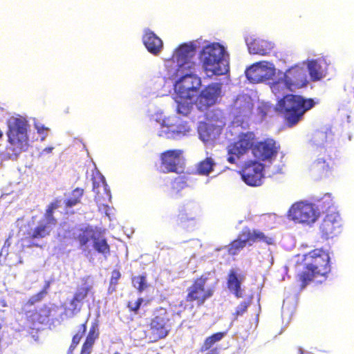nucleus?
<instances>
[{
  "instance_id": "nucleus-1",
  "label": "nucleus",
  "mask_w": 354,
  "mask_h": 354,
  "mask_svg": "<svg viewBox=\"0 0 354 354\" xmlns=\"http://www.w3.org/2000/svg\"><path fill=\"white\" fill-rule=\"evenodd\" d=\"M194 68L183 69L176 73L180 78L174 84L175 102L178 113L187 115L192 109L194 99L198 93L201 86V80L194 74Z\"/></svg>"
},
{
  "instance_id": "nucleus-2",
  "label": "nucleus",
  "mask_w": 354,
  "mask_h": 354,
  "mask_svg": "<svg viewBox=\"0 0 354 354\" xmlns=\"http://www.w3.org/2000/svg\"><path fill=\"white\" fill-rule=\"evenodd\" d=\"M304 269L297 277L304 288L317 276H325L330 271V257L322 249H315L304 255Z\"/></svg>"
},
{
  "instance_id": "nucleus-3",
  "label": "nucleus",
  "mask_w": 354,
  "mask_h": 354,
  "mask_svg": "<svg viewBox=\"0 0 354 354\" xmlns=\"http://www.w3.org/2000/svg\"><path fill=\"white\" fill-rule=\"evenodd\" d=\"M314 105L315 102L311 98L306 99L299 95L286 94L278 101L277 109L283 114L286 124L292 127Z\"/></svg>"
},
{
  "instance_id": "nucleus-4",
  "label": "nucleus",
  "mask_w": 354,
  "mask_h": 354,
  "mask_svg": "<svg viewBox=\"0 0 354 354\" xmlns=\"http://www.w3.org/2000/svg\"><path fill=\"white\" fill-rule=\"evenodd\" d=\"M8 138L6 150L10 158H17L29 147L28 124L25 120L15 118L8 124Z\"/></svg>"
},
{
  "instance_id": "nucleus-5",
  "label": "nucleus",
  "mask_w": 354,
  "mask_h": 354,
  "mask_svg": "<svg viewBox=\"0 0 354 354\" xmlns=\"http://www.w3.org/2000/svg\"><path fill=\"white\" fill-rule=\"evenodd\" d=\"M224 53L223 46L218 43L209 44L203 48L200 60L207 76L221 75L228 71L223 59Z\"/></svg>"
},
{
  "instance_id": "nucleus-6",
  "label": "nucleus",
  "mask_w": 354,
  "mask_h": 354,
  "mask_svg": "<svg viewBox=\"0 0 354 354\" xmlns=\"http://www.w3.org/2000/svg\"><path fill=\"white\" fill-rule=\"evenodd\" d=\"M147 326L149 332L146 337L150 342H156L167 337L171 329L167 310L164 308L155 309Z\"/></svg>"
},
{
  "instance_id": "nucleus-7",
  "label": "nucleus",
  "mask_w": 354,
  "mask_h": 354,
  "mask_svg": "<svg viewBox=\"0 0 354 354\" xmlns=\"http://www.w3.org/2000/svg\"><path fill=\"white\" fill-rule=\"evenodd\" d=\"M214 274L210 272H207L194 279L192 285L187 290L186 301L196 302L197 306H200L212 297L214 292V287L206 286L207 281Z\"/></svg>"
},
{
  "instance_id": "nucleus-8",
  "label": "nucleus",
  "mask_w": 354,
  "mask_h": 354,
  "mask_svg": "<svg viewBox=\"0 0 354 354\" xmlns=\"http://www.w3.org/2000/svg\"><path fill=\"white\" fill-rule=\"evenodd\" d=\"M319 216V212L312 203L299 201L292 205L288 210L289 218L295 223L310 225Z\"/></svg>"
},
{
  "instance_id": "nucleus-9",
  "label": "nucleus",
  "mask_w": 354,
  "mask_h": 354,
  "mask_svg": "<svg viewBox=\"0 0 354 354\" xmlns=\"http://www.w3.org/2000/svg\"><path fill=\"white\" fill-rule=\"evenodd\" d=\"M222 84L213 82L202 88L194 99V104H196L199 111H207L209 107L214 105L221 97Z\"/></svg>"
},
{
  "instance_id": "nucleus-10",
  "label": "nucleus",
  "mask_w": 354,
  "mask_h": 354,
  "mask_svg": "<svg viewBox=\"0 0 354 354\" xmlns=\"http://www.w3.org/2000/svg\"><path fill=\"white\" fill-rule=\"evenodd\" d=\"M264 170V164L258 160H249L244 164L239 173L246 185L258 187L263 183Z\"/></svg>"
},
{
  "instance_id": "nucleus-11",
  "label": "nucleus",
  "mask_w": 354,
  "mask_h": 354,
  "mask_svg": "<svg viewBox=\"0 0 354 354\" xmlns=\"http://www.w3.org/2000/svg\"><path fill=\"white\" fill-rule=\"evenodd\" d=\"M174 120H164L158 136L167 139H177L186 136L191 130L187 122L183 121L180 118H174Z\"/></svg>"
},
{
  "instance_id": "nucleus-12",
  "label": "nucleus",
  "mask_w": 354,
  "mask_h": 354,
  "mask_svg": "<svg viewBox=\"0 0 354 354\" xmlns=\"http://www.w3.org/2000/svg\"><path fill=\"white\" fill-rule=\"evenodd\" d=\"M340 216L336 212L327 213L319 226V236L323 241H327L337 236L341 227Z\"/></svg>"
},
{
  "instance_id": "nucleus-13",
  "label": "nucleus",
  "mask_w": 354,
  "mask_h": 354,
  "mask_svg": "<svg viewBox=\"0 0 354 354\" xmlns=\"http://www.w3.org/2000/svg\"><path fill=\"white\" fill-rule=\"evenodd\" d=\"M279 149V144L273 138H266L254 145L252 153L259 160L266 161L276 157Z\"/></svg>"
},
{
  "instance_id": "nucleus-14",
  "label": "nucleus",
  "mask_w": 354,
  "mask_h": 354,
  "mask_svg": "<svg viewBox=\"0 0 354 354\" xmlns=\"http://www.w3.org/2000/svg\"><path fill=\"white\" fill-rule=\"evenodd\" d=\"M267 62H259L252 64L245 71L248 80L253 84L269 80L274 73V68L268 66Z\"/></svg>"
},
{
  "instance_id": "nucleus-15",
  "label": "nucleus",
  "mask_w": 354,
  "mask_h": 354,
  "mask_svg": "<svg viewBox=\"0 0 354 354\" xmlns=\"http://www.w3.org/2000/svg\"><path fill=\"white\" fill-rule=\"evenodd\" d=\"M196 47L194 44H183L176 48L173 56L178 63L177 73L183 71V69L194 68L195 64L190 61V59L194 55Z\"/></svg>"
},
{
  "instance_id": "nucleus-16",
  "label": "nucleus",
  "mask_w": 354,
  "mask_h": 354,
  "mask_svg": "<svg viewBox=\"0 0 354 354\" xmlns=\"http://www.w3.org/2000/svg\"><path fill=\"white\" fill-rule=\"evenodd\" d=\"M283 77L285 80L286 86L290 91L302 88L308 84L305 68L298 65L288 69Z\"/></svg>"
},
{
  "instance_id": "nucleus-17",
  "label": "nucleus",
  "mask_w": 354,
  "mask_h": 354,
  "mask_svg": "<svg viewBox=\"0 0 354 354\" xmlns=\"http://www.w3.org/2000/svg\"><path fill=\"white\" fill-rule=\"evenodd\" d=\"M254 135L252 132L241 133L236 141L229 146L228 154L235 155L238 158L245 154L254 147Z\"/></svg>"
},
{
  "instance_id": "nucleus-18",
  "label": "nucleus",
  "mask_w": 354,
  "mask_h": 354,
  "mask_svg": "<svg viewBox=\"0 0 354 354\" xmlns=\"http://www.w3.org/2000/svg\"><path fill=\"white\" fill-rule=\"evenodd\" d=\"M245 276L239 269L231 268L229 270L227 277V287L230 292L237 299L243 297L244 288L242 283Z\"/></svg>"
},
{
  "instance_id": "nucleus-19",
  "label": "nucleus",
  "mask_w": 354,
  "mask_h": 354,
  "mask_svg": "<svg viewBox=\"0 0 354 354\" xmlns=\"http://www.w3.org/2000/svg\"><path fill=\"white\" fill-rule=\"evenodd\" d=\"M183 151L180 149H169L160 154L161 167L164 173H177L178 165L180 160Z\"/></svg>"
},
{
  "instance_id": "nucleus-20",
  "label": "nucleus",
  "mask_w": 354,
  "mask_h": 354,
  "mask_svg": "<svg viewBox=\"0 0 354 354\" xmlns=\"http://www.w3.org/2000/svg\"><path fill=\"white\" fill-rule=\"evenodd\" d=\"M334 161L330 156L324 151L322 157L317 158L311 165V171L319 177H326L332 174Z\"/></svg>"
},
{
  "instance_id": "nucleus-21",
  "label": "nucleus",
  "mask_w": 354,
  "mask_h": 354,
  "mask_svg": "<svg viewBox=\"0 0 354 354\" xmlns=\"http://www.w3.org/2000/svg\"><path fill=\"white\" fill-rule=\"evenodd\" d=\"M92 180L93 191L95 193V200L97 203L110 201L111 198V192L104 177L101 174H97L93 177Z\"/></svg>"
},
{
  "instance_id": "nucleus-22",
  "label": "nucleus",
  "mask_w": 354,
  "mask_h": 354,
  "mask_svg": "<svg viewBox=\"0 0 354 354\" xmlns=\"http://www.w3.org/2000/svg\"><path fill=\"white\" fill-rule=\"evenodd\" d=\"M242 241L244 242L245 245H252L257 241H261L268 245H272L274 243L272 238L268 237L262 232L259 230H251L249 228H244L239 234Z\"/></svg>"
},
{
  "instance_id": "nucleus-23",
  "label": "nucleus",
  "mask_w": 354,
  "mask_h": 354,
  "mask_svg": "<svg viewBox=\"0 0 354 354\" xmlns=\"http://www.w3.org/2000/svg\"><path fill=\"white\" fill-rule=\"evenodd\" d=\"M142 41L147 50L154 55L159 54L162 48V40L151 30L145 32Z\"/></svg>"
},
{
  "instance_id": "nucleus-24",
  "label": "nucleus",
  "mask_w": 354,
  "mask_h": 354,
  "mask_svg": "<svg viewBox=\"0 0 354 354\" xmlns=\"http://www.w3.org/2000/svg\"><path fill=\"white\" fill-rule=\"evenodd\" d=\"M93 286L91 285L87 279H83L81 286L77 287L76 291L71 299L70 304L73 306V309H77V304L82 303V301L87 297L89 292L92 290Z\"/></svg>"
},
{
  "instance_id": "nucleus-25",
  "label": "nucleus",
  "mask_w": 354,
  "mask_h": 354,
  "mask_svg": "<svg viewBox=\"0 0 354 354\" xmlns=\"http://www.w3.org/2000/svg\"><path fill=\"white\" fill-rule=\"evenodd\" d=\"M249 51L252 54H259L261 55H267L274 48V44L264 39H255L249 45Z\"/></svg>"
},
{
  "instance_id": "nucleus-26",
  "label": "nucleus",
  "mask_w": 354,
  "mask_h": 354,
  "mask_svg": "<svg viewBox=\"0 0 354 354\" xmlns=\"http://www.w3.org/2000/svg\"><path fill=\"white\" fill-rule=\"evenodd\" d=\"M323 65H325V62L321 59L311 60L308 62V69L311 80H319L325 75L326 68H324Z\"/></svg>"
},
{
  "instance_id": "nucleus-27",
  "label": "nucleus",
  "mask_w": 354,
  "mask_h": 354,
  "mask_svg": "<svg viewBox=\"0 0 354 354\" xmlns=\"http://www.w3.org/2000/svg\"><path fill=\"white\" fill-rule=\"evenodd\" d=\"M93 249L106 259L111 254V248L105 237L100 232L95 234L92 241Z\"/></svg>"
},
{
  "instance_id": "nucleus-28",
  "label": "nucleus",
  "mask_w": 354,
  "mask_h": 354,
  "mask_svg": "<svg viewBox=\"0 0 354 354\" xmlns=\"http://www.w3.org/2000/svg\"><path fill=\"white\" fill-rule=\"evenodd\" d=\"M53 226L50 225L39 221L38 225L32 230V232L29 233L28 238L30 239H40L45 238L50 235Z\"/></svg>"
},
{
  "instance_id": "nucleus-29",
  "label": "nucleus",
  "mask_w": 354,
  "mask_h": 354,
  "mask_svg": "<svg viewBox=\"0 0 354 354\" xmlns=\"http://www.w3.org/2000/svg\"><path fill=\"white\" fill-rule=\"evenodd\" d=\"M214 165V160L211 157H207L198 163L196 173L203 176H208L213 171Z\"/></svg>"
},
{
  "instance_id": "nucleus-30",
  "label": "nucleus",
  "mask_w": 354,
  "mask_h": 354,
  "mask_svg": "<svg viewBox=\"0 0 354 354\" xmlns=\"http://www.w3.org/2000/svg\"><path fill=\"white\" fill-rule=\"evenodd\" d=\"M95 234H97V232L91 227L81 230V232L76 237L80 247H86L91 240L93 241Z\"/></svg>"
},
{
  "instance_id": "nucleus-31",
  "label": "nucleus",
  "mask_w": 354,
  "mask_h": 354,
  "mask_svg": "<svg viewBox=\"0 0 354 354\" xmlns=\"http://www.w3.org/2000/svg\"><path fill=\"white\" fill-rule=\"evenodd\" d=\"M87 322L88 319L82 324H81L75 332V333L73 335L72 337V341L71 346L69 347L68 351L70 353H72L74 349L77 347V346L80 344L82 338L84 336L86 329H87Z\"/></svg>"
},
{
  "instance_id": "nucleus-32",
  "label": "nucleus",
  "mask_w": 354,
  "mask_h": 354,
  "mask_svg": "<svg viewBox=\"0 0 354 354\" xmlns=\"http://www.w3.org/2000/svg\"><path fill=\"white\" fill-rule=\"evenodd\" d=\"M225 335L226 332H217L207 337L205 339L201 348V351L203 352L210 349L215 343L221 341L225 337Z\"/></svg>"
},
{
  "instance_id": "nucleus-33",
  "label": "nucleus",
  "mask_w": 354,
  "mask_h": 354,
  "mask_svg": "<svg viewBox=\"0 0 354 354\" xmlns=\"http://www.w3.org/2000/svg\"><path fill=\"white\" fill-rule=\"evenodd\" d=\"M187 186V178L185 176H178L171 183V192L174 194H178Z\"/></svg>"
},
{
  "instance_id": "nucleus-34",
  "label": "nucleus",
  "mask_w": 354,
  "mask_h": 354,
  "mask_svg": "<svg viewBox=\"0 0 354 354\" xmlns=\"http://www.w3.org/2000/svg\"><path fill=\"white\" fill-rule=\"evenodd\" d=\"M84 189L77 187L73 189L71 192V196L68 198L66 202V206L67 207H71L81 202V198L84 194Z\"/></svg>"
},
{
  "instance_id": "nucleus-35",
  "label": "nucleus",
  "mask_w": 354,
  "mask_h": 354,
  "mask_svg": "<svg viewBox=\"0 0 354 354\" xmlns=\"http://www.w3.org/2000/svg\"><path fill=\"white\" fill-rule=\"evenodd\" d=\"M121 273L119 270L114 269L111 272V275L109 279V287L107 289V293L111 295L116 292L118 285L119 284V280L121 278Z\"/></svg>"
},
{
  "instance_id": "nucleus-36",
  "label": "nucleus",
  "mask_w": 354,
  "mask_h": 354,
  "mask_svg": "<svg viewBox=\"0 0 354 354\" xmlns=\"http://www.w3.org/2000/svg\"><path fill=\"white\" fill-rule=\"evenodd\" d=\"M245 247V243L242 241L241 237L238 236L237 239L232 241L228 246V254L231 256L237 255L241 250Z\"/></svg>"
},
{
  "instance_id": "nucleus-37",
  "label": "nucleus",
  "mask_w": 354,
  "mask_h": 354,
  "mask_svg": "<svg viewBox=\"0 0 354 354\" xmlns=\"http://www.w3.org/2000/svg\"><path fill=\"white\" fill-rule=\"evenodd\" d=\"M251 302V298L241 302L236 308L234 313L232 315V320L236 321L239 317L243 316L248 311V308L250 306Z\"/></svg>"
},
{
  "instance_id": "nucleus-38",
  "label": "nucleus",
  "mask_w": 354,
  "mask_h": 354,
  "mask_svg": "<svg viewBox=\"0 0 354 354\" xmlns=\"http://www.w3.org/2000/svg\"><path fill=\"white\" fill-rule=\"evenodd\" d=\"M271 90L275 95H283L287 91H290L285 84L283 77L273 82L271 86Z\"/></svg>"
},
{
  "instance_id": "nucleus-39",
  "label": "nucleus",
  "mask_w": 354,
  "mask_h": 354,
  "mask_svg": "<svg viewBox=\"0 0 354 354\" xmlns=\"http://www.w3.org/2000/svg\"><path fill=\"white\" fill-rule=\"evenodd\" d=\"M133 286L136 288L139 292L144 291L148 285L146 281V274L138 275L132 278Z\"/></svg>"
},
{
  "instance_id": "nucleus-40",
  "label": "nucleus",
  "mask_w": 354,
  "mask_h": 354,
  "mask_svg": "<svg viewBox=\"0 0 354 354\" xmlns=\"http://www.w3.org/2000/svg\"><path fill=\"white\" fill-rule=\"evenodd\" d=\"M195 214L193 213L188 214L185 208H182L178 213L177 221L180 225H183L186 222L193 221L195 219Z\"/></svg>"
},
{
  "instance_id": "nucleus-41",
  "label": "nucleus",
  "mask_w": 354,
  "mask_h": 354,
  "mask_svg": "<svg viewBox=\"0 0 354 354\" xmlns=\"http://www.w3.org/2000/svg\"><path fill=\"white\" fill-rule=\"evenodd\" d=\"M53 214L54 212H52L51 209L46 208L44 217L41 221L55 227L57 224V219L55 218Z\"/></svg>"
},
{
  "instance_id": "nucleus-42",
  "label": "nucleus",
  "mask_w": 354,
  "mask_h": 354,
  "mask_svg": "<svg viewBox=\"0 0 354 354\" xmlns=\"http://www.w3.org/2000/svg\"><path fill=\"white\" fill-rule=\"evenodd\" d=\"M144 299L142 297L138 298L134 304L128 302L127 307L130 312H133L134 314H138V310L143 303Z\"/></svg>"
},
{
  "instance_id": "nucleus-43",
  "label": "nucleus",
  "mask_w": 354,
  "mask_h": 354,
  "mask_svg": "<svg viewBox=\"0 0 354 354\" xmlns=\"http://www.w3.org/2000/svg\"><path fill=\"white\" fill-rule=\"evenodd\" d=\"M98 330L96 327V326H92L88 331V333L86 336V339L95 342V340L98 337Z\"/></svg>"
},
{
  "instance_id": "nucleus-44",
  "label": "nucleus",
  "mask_w": 354,
  "mask_h": 354,
  "mask_svg": "<svg viewBox=\"0 0 354 354\" xmlns=\"http://www.w3.org/2000/svg\"><path fill=\"white\" fill-rule=\"evenodd\" d=\"M94 342L85 339L81 349L80 354H90Z\"/></svg>"
},
{
  "instance_id": "nucleus-45",
  "label": "nucleus",
  "mask_w": 354,
  "mask_h": 354,
  "mask_svg": "<svg viewBox=\"0 0 354 354\" xmlns=\"http://www.w3.org/2000/svg\"><path fill=\"white\" fill-rule=\"evenodd\" d=\"M35 127L37 133L41 135V140H44L47 136V131L49 129L41 124H35Z\"/></svg>"
},
{
  "instance_id": "nucleus-46",
  "label": "nucleus",
  "mask_w": 354,
  "mask_h": 354,
  "mask_svg": "<svg viewBox=\"0 0 354 354\" xmlns=\"http://www.w3.org/2000/svg\"><path fill=\"white\" fill-rule=\"evenodd\" d=\"M59 206H60V201L58 199H56L48 205L47 209H51L52 212H54V210L57 209Z\"/></svg>"
},
{
  "instance_id": "nucleus-47",
  "label": "nucleus",
  "mask_w": 354,
  "mask_h": 354,
  "mask_svg": "<svg viewBox=\"0 0 354 354\" xmlns=\"http://www.w3.org/2000/svg\"><path fill=\"white\" fill-rule=\"evenodd\" d=\"M45 296L46 295H44V292L41 290L37 294L32 295L33 298L35 299V301H36L37 302L41 301Z\"/></svg>"
},
{
  "instance_id": "nucleus-48",
  "label": "nucleus",
  "mask_w": 354,
  "mask_h": 354,
  "mask_svg": "<svg viewBox=\"0 0 354 354\" xmlns=\"http://www.w3.org/2000/svg\"><path fill=\"white\" fill-rule=\"evenodd\" d=\"M50 282L49 281H46L44 288L41 290V291H44V295H46L47 293H48V288L50 287Z\"/></svg>"
},
{
  "instance_id": "nucleus-49",
  "label": "nucleus",
  "mask_w": 354,
  "mask_h": 354,
  "mask_svg": "<svg viewBox=\"0 0 354 354\" xmlns=\"http://www.w3.org/2000/svg\"><path fill=\"white\" fill-rule=\"evenodd\" d=\"M234 156L235 155H229L227 158V161L232 164H234L236 162V159Z\"/></svg>"
},
{
  "instance_id": "nucleus-50",
  "label": "nucleus",
  "mask_w": 354,
  "mask_h": 354,
  "mask_svg": "<svg viewBox=\"0 0 354 354\" xmlns=\"http://www.w3.org/2000/svg\"><path fill=\"white\" fill-rule=\"evenodd\" d=\"M35 303H37V301H35V299L33 298V297H32V296H31V297L28 299V300L27 301V304H28V306H32V305H34Z\"/></svg>"
},
{
  "instance_id": "nucleus-51",
  "label": "nucleus",
  "mask_w": 354,
  "mask_h": 354,
  "mask_svg": "<svg viewBox=\"0 0 354 354\" xmlns=\"http://www.w3.org/2000/svg\"><path fill=\"white\" fill-rule=\"evenodd\" d=\"M35 303H37V301H35V299L33 298V297H32V296H31V297L28 299V300L27 301V304H28V306H32V305H34Z\"/></svg>"
},
{
  "instance_id": "nucleus-52",
  "label": "nucleus",
  "mask_w": 354,
  "mask_h": 354,
  "mask_svg": "<svg viewBox=\"0 0 354 354\" xmlns=\"http://www.w3.org/2000/svg\"><path fill=\"white\" fill-rule=\"evenodd\" d=\"M53 149V147H46L44 149L43 152H45L46 153H51L52 150Z\"/></svg>"
},
{
  "instance_id": "nucleus-53",
  "label": "nucleus",
  "mask_w": 354,
  "mask_h": 354,
  "mask_svg": "<svg viewBox=\"0 0 354 354\" xmlns=\"http://www.w3.org/2000/svg\"><path fill=\"white\" fill-rule=\"evenodd\" d=\"M1 304H2V306H4V307L6 306V303L5 301H2Z\"/></svg>"
},
{
  "instance_id": "nucleus-54",
  "label": "nucleus",
  "mask_w": 354,
  "mask_h": 354,
  "mask_svg": "<svg viewBox=\"0 0 354 354\" xmlns=\"http://www.w3.org/2000/svg\"><path fill=\"white\" fill-rule=\"evenodd\" d=\"M3 138V132L0 129V140Z\"/></svg>"
},
{
  "instance_id": "nucleus-55",
  "label": "nucleus",
  "mask_w": 354,
  "mask_h": 354,
  "mask_svg": "<svg viewBox=\"0 0 354 354\" xmlns=\"http://www.w3.org/2000/svg\"><path fill=\"white\" fill-rule=\"evenodd\" d=\"M299 351L300 354H304V352H303V351L301 350V348H299Z\"/></svg>"
}]
</instances>
